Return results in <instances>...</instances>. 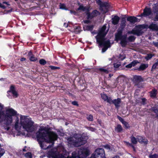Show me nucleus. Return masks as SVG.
I'll return each mask as SVG.
<instances>
[{
	"mask_svg": "<svg viewBox=\"0 0 158 158\" xmlns=\"http://www.w3.org/2000/svg\"><path fill=\"white\" fill-rule=\"evenodd\" d=\"M154 56V54H148L147 55V56L145 57V59L146 60H148L152 58V57Z\"/></svg>",
	"mask_w": 158,
	"mask_h": 158,
	"instance_id": "nucleus-35",
	"label": "nucleus"
},
{
	"mask_svg": "<svg viewBox=\"0 0 158 158\" xmlns=\"http://www.w3.org/2000/svg\"><path fill=\"white\" fill-rule=\"evenodd\" d=\"M71 103L74 106H79V104H78V103L77 102V101H72L71 102Z\"/></svg>",
	"mask_w": 158,
	"mask_h": 158,
	"instance_id": "nucleus-52",
	"label": "nucleus"
},
{
	"mask_svg": "<svg viewBox=\"0 0 158 158\" xmlns=\"http://www.w3.org/2000/svg\"><path fill=\"white\" fill-rule=\"evenodd\" d=\"M112 23L114 25L117 24L119 21L120 18L117 15H115L113 18H112Z\"/></svg>",
	"mask_w": 158,
	"mask_h": 158,
	"instance_id": "nucleus-27",
	"label": "nucleus"
},
{
	"mask_svg": "<svg viewBox=\"0 0 158 158\" xmlns=\"http://www.w3.org/2000/svg\"><path fill=\"white\" fill-rule=\"evenodd\" d=\"M57 139H56L55 138H52L45 139V141L42 143V145H40L41 149L46 150L52 147L54 143V141Z\"/></svg>",
	"mask_w": 158,
	"mask_h": 158,
	"instance_id": "nucleus-6",
	"label": "nucleus"
},
{
	"mask_svg": "<svg viewBox=\"0 0 158 158\" xmlns=\"http://www.w3.org/2000/svg\"><path fill=\"white\" fill-rule=\"evenodd\" d=\"M130 139L132 143L134 144H136L137 143V138L136 139L133 135H131L130 137Z\"/></svg>",
	"mask_w": 158,
	"mask_h": 158,
	"instance_id": "nucleus-33",
	"label": "nucleus"
},
{
	"mask_svg": "<svg viewBox=\"0 0 158 158\" xmlns=\"http://www.w3.org/2000/svg\"><path fill=\"white\" fill-rule=\"evenodd\" d=\"M50 128L46 127H42L39 129L40 131H44L45 132L46 136H48L47 139H49L52 138H55L57 139L58 138L57 134L53 131H50Z\"/></svg>",
	"mask_w": 158,
	"mask_h": 158,
	"instance_id": "nucleus-7",
	"label": "nucleus"
},
{
	"mask_svg": "<svg viewBox=\"0 0 158 158\" xmlns=\"http://www.w3.org/2000/svg\"><path fill=\"white\" fill-rule=\"evenodd\" d=\"M132 81L135 85L138 86L140 82L143 81V79L140 76L135 75L133 76Z\"/></svg>",
	"mask_w": 158,
	"mask_h": 158,
	"instance_id": "nucleus-13",
	"label": "nucleus"
},
{
	"mask_svg": "<svg viewBox=\"0 0 158 158\" xmlns=\"http://www.w3.org/2000/svg\"><path fill=\"white\" fill-rule=\"evenodd\" d=\"M126 129H129L130 128V126L128 122L125 121L123 123Z\"/></svg>",
	"mask_w": 158,
	"mask_h": 158,
	"instance_id": "nucleus-39",
	"label": "nucleus"
},
{
	"mask_svg": "<svg viewBox=\"0 0 158 158\" xmlns=\"http://www.w3.org/2000/svg\"><path fill=\"white\" fill-rule=\"evenodd\" d=\"M15 127L16 129L19 128V120H17L15 122Z\"/></svg>",
	"mask_w": 158,
	"mask_h": 158,
	"instance_id": "nucleus-58",
	"label": "nucleus"
},
{
	"mask_svg": "<svg viewBox=\"0 0 158 158\" xmlns=\"http://www.w3.org/2000/svg\"><path fill=\"white\" fill-rule=\"evenodd\" d=\"M157 157L158 156L156 154H154L149 156L150 158H157Z\"/></svg>",
	"mask_w": 158,
	"mask_h": 158,
	"instance_id": "nucleus-56",
	"label": "nucleus"
},
{
	"mask_svg": "<svg viewBox=\"0 0 158 158\" xmlns=\"http://www.w3.org/2000/svg\"><path fill=\"white\" fill-rule=\"evenodd\" d=\"M83 22L85 24H88L90 23V20H83Z\"/></svg>",
	"mask_w": 158,
	"mask_h": 158,
	"instance_id": "nucleus-62",
	"label": "nucleus"
},
{
	"mask_svg": "<svg viewBox=\"0 0 158 158\" xmlns=\"http://www.w3.org/2000/svg\"><path fill=\"white\" fill-rule=\"evenodd\" d=\"M8 92H10L12 93L13 94V96L15 98H17L18 96V94L17 92L15 91V87L14 85H11L10 87V90L7 91Z\"/></svg>",
	"mask_w": 158,
	"mask_h": 158,
	"instance_id": "nucleus-20",
	"label": "nucleus"
},
{
	"mask_svg": "<svg viewBox=\"0 0 158 158\" xmlns=\"http://www.w3.org/2000/svg\"><path fill=\"white\" fill-rule=\"evenodd\" d=\"M78 10H82L83 12L85 11V14L87 15V19H91L94 17L98 15L99 12L97 10H93L91 13L89 12L90 8L89 6H84L82 5L79 6L77 9Z\"/></svg>",
	"mask_w": 158,
	"mask_h": 158,
	"instance_id": "nucleus-2",
	"label": "nucleus"
},
{
	"mask_svg": "<svg viewBox=\"0 0 158 158\" xmlns=\"http://www.w3.org/2000/svg\"><path fill=\"white\" fill-rule=\"evenodd\" d=\"M77 154L80 158H86L89 155V151L88 148H83L77 152Z\"/></svg>",
	"mask_w": 158,
	"mask_h": 158,
	"instance_id": "nucleus-9",
	"label": "nucleus"
},
{
	"mask_svg": "<svg viewBox=\"0 0 158 158\" xmlns=\"http://www.w3.org/2000/svg\"><path fill=\"white\" fill-rule=\"evenodd\" d=\"M121 65V64L119 63H114V66L115 68H117Z\"/></svg>",
	"mask_w": 158,
	"mask_h": 158,
	"instance_id": "nucleus-55",
	"label": "nucleus"
},
{
	"mask_svg": "<svg viewBox=\"0 0 158 158\" xmlns=\"http://www.w3.org/2000/svg\"><path fill=\"white\" fill-rule=\"evenodd\" d=\"M48 155L49 157L52 158H58V156L56 152L51 150L48 152Z\"/></svg>",
	"mask_w": 158,
	"mask_h": 158,
	"instance_id": "nucleus-23",
	"label": "nucleus"
},
{
	"mask_svg": "<svg viewBox=\"0 0 158 158\" xmlns=\"http://www.w3.org/2000/svg\"><path fill=\"white\" fill-rule=\"evenodd\" d=\"M5 152V151L4 149L0 148V158L3 155Z\"/></svg>",
	"mask_w": 158,
	"mask_h": 158,
	"instance_id": "nucleus-48",
	"label": "nucleus"
},
{
	"mask_svg": "<svg viewBox=\"0 0 158 158\" xmlns=\"http://www.w3.org/2000/svg\"><path fill=\"white\" fill-rule=\"evenodd\" d=\"M87 129L92 131H94L96 130L95 128L91 127H87Z\"/></svg>",
	"mask_w": 158,
	"mask_h": 158,
	"instance_id": "nucleus-53",
	"label": "nucleus"
},
{
	"mask_svg": "<svg viewBox=\"0 0 158 158\" xmlns=\"http://www.w3.org/2000/svg\"><path fill=\"white\" fill-rule=\"evenodd\" d=\"M29 59L32 62H35L38 60L37 58L35 57L34 55L29 57Z\"/></svg>",
	"mask_w": 158,
	"mask_h": 158,
	"instance_id": "nucleus-38",
	"label": "nucleus"
},
{
	"mask_svg": "<svg viewBox=\"0 0 158 158\" xmlns=\"http://www.w3.org/2000/svg\"><path fill=\"white\" fill-rule=\"evenodd\" d=\"M25 156L26 158H32V155L31 152H27L26 153Z\"/></svg>",
	"mask_w": 158,
	"mask_h": 158,
	"instance_id": "nucleus-41",
	"label": "nucleus"
},
{
	"mask_svg": "<svg viewBox=\"0 0 158 158\" xmlns=\"http://www.w3.org/2000/svg\"><path fill=\"white\" fill-rule=\"evenodd\" d=\"M17 112L12 108H10L6 110V113L5 115V118L7 124H11L12 122V116L16 115Z\"/></svg>",
	"mask_w": 158,
	"mask_h": 158,
	"instance_id": "nucleus-5",
	"label": "nucleus"
},
{
	"mask_svg": "<svg viewBox=\"0 0 158 158\" xmlns=\"http://www.w3.org/2000/svg\"><path fill=\"white\" fill-rule=\"evenodd\" d=\"M86 118L87 120L89 121H92L94 120L93 116L91 114H89L87 116Z\"/></svg>",
	"mask_w": 158,
	"mask_h": 158,
	"instance_id": "nucleus-42",
	"label": "nucleus"
},
{
	"mask_svg": "<svg viewBox=\"0 0 158 158\" xmlns=\"http://www.w3.org/2000/svg\"><path fill=\"white\" fill-rule=\"evenodd\" d=\"M49 68H50L51 70H55L56 69H60V68L59 67L55 66L52 65H50L49 66Z\"/></svg>",
	"mask_w": 158,
	"mask_h": 158,
	"instance_id": "nucleus-43",
	"label": "nucleus"
},
{
	"mask_svg": "<svg viewBox=\"0 0 158 158\" xmlns=\"http://www.w3.org/2000/svg\"><path fill=\"white\" fill-rule=\"evenodd\" d=\"M142 100V102H141V104H142L143 105H145L147 103L146 102L147 101V99L145 98H143L141 99Z\"/></svg>",
	"mask_w": 158,
	"mask_h": 158,
	"instance_id": "nucleus-49",
	"label": "nucleus"
},
{
	"mask_svg": "<svg viewBox=\"0 0 158 158\" xmlns=\"http://www.w3.org/2000/svg\"><path fill=\"white\" fill-rule=\"evenodd\" d=\"M132 67L131 63H130L126 66V67L127 68H131Z\"/></svg>",
	"mask_w": 158,
	"mask_h": 158,
	"instance_id": "nucleus-61",
	"label": "nucleus"
},
{
	"mask_svg": "<svg viewBox=\"0 0 158 158\" xmlns=\"http://www.w3.org/2000/svg\"><path fill=\"white\" fill-rule=\"evenodd\" d=\"M81 30V27L80 26L75 27L74 31L76 34H78L80 32Z\"/></svg>",
	"mask_w": 158,
	"mask_h": 158,
	"instance_id": "nucleus-34",
	"label": "nucleus"
},
{
	"mask_svg": "<svg viewBox=\"0 0 158 158\" xmlns=\"http://www.w3.org/2000/svg\"><path fill=\"white\" fill-rule=\"evenodd\" d=\"M108 48V47L104 46L103 48H102V51L103 52H105Z\"/></svg>",
	"mask_w": 158,
	"mask_h": 158,
	"instance_id": "nucleus-59",
	"label": "nucleus"
},
{
	"mask_svg": "<svg viewBox=\"0 0 158 158\" xmlns=\"http://www.w3.org/2000/svg\"><path fill=\"white\" fill-rule=\"evenodd\" d=\"M27 116L21 115L20 123L23 128L27 132H32L35 131L34 122L31 118H27Z\"/></svg>",
	"mask_w": 158,
	"mask_h": 158,
	"instance_id": "nucleus-1",
	"label": "nucleus"
},
{
	"mask_svg": "<svg viewBox=\"0 0 158 158\" xmlns=\"http://www.w3.org/2000/svg\"><path fill=\"white\" fill-rule=\"evenodd\" d=\"M69 143L73 145L76 146H79L80 145L78 144V142L76 140L73 139V138L72 137H69L67 139Z\"/></svg>",
	"mask_w": 158,
	"mask_h": 158,
	"instance_id": "nucleus-19",
	"label": "nucleus"
},
{
	"mask_svg": "<svg viewBox=\"0 0 158 158\" xmlns=\"http://www.w3.org/2000/svg\"><path fill=\"white\" fill-rule=\"evenodd\" d=\"M94 28V26L93 25H85L83 26V28L84 30L85 31H92L93 30Z\"/></svg>",
	"mask_w": 158,
	"mask_h": 158,
	"instance_id": "nucleus-29",
	"label": "nucleus"
},
{
	"mask_svg": "<svg viewBox=\"0 0 158 158\" xmlns=\"http://www.w3.org/2000/svg\"><path fill=\"white\" fill-rule=\"evenodd\" d=\"M126 23V19L125 18H123L122 19V21H121V23L123 25H124V26H125Z\"/></svg>",
	"mask_w": 158,
	"mask_h": 158,
	"instance_id": "nucleus-51",
	"label": "nucleus"
},
{
	"mask_svg": "<svg viewBox=\"0 0 158 158\" xmlns=\"http://www.w3.org/2000/svg\"><path fill=\"white\" fill-rule=\"evenodd\" d=\"M125 143H126V144L127 145V146H129L131 147L132 145V144L131 143H130L129 142H126Z\"/></svg>",
	"mask_w": 158,
	"mask_h": 158,
	"instance_id": "nucleus-64",
	"label": "nucleus"
},
{
	"mask_svg": "<svg viewBox=\"0 0 158 158\" xmlns=\"http://www.w3.org/2000/svg\"><path fill=\"white\" fill-rule=\"evenodd\" d=\"M136 37L134 36H130L127 38L128 41L130 42H134L135 39Z\"/></svg>",
	"mask_w": 158,
	"mask_h": 158,
	"instance_id": "nucleus-37",
	"label": "nucleus"
},
{
	"mask_svg": "<svg viewBox=\"0 0 158 158\" xmlns=\"http://www.w3.org/2000/svg\"><path fill=\"white\" fill-rule=\"evenodd\" d=\"M101 97L105 101H106L109 103L110 102L111 98L110 97H108L106 94H101Z\"/></svg>",
	"mask_w": 158,
	"mask_h": 158,
	"instance_id": "nucleus-25",
	"label": "nucleus"
},
{
	"mask_svg": "<svg viewBox=\"0 0 158 158\" xmlns=\"http://www.w3.org/2000/svg\"><path fill=\"white\" fill-rule=\"evenodd\" d=\"M33 52L31 50H30L28 53L27 55L29 57H30L32 56L33 55H34Z\"/></svg>",
	"mask_w": 158,
	"mask_h": 158,
	"instance_id": "nucleus-54",
	"label": "nucleus"
},
{
	"mask_svg": "<svg viewBox=\"0 0 158 158\" xmlns=\"http://www.w3.org/2000/svg\"><path fill=\"white\" fill-rule=\"evenodd\" d=\"M152 13V10L150 8H148L147 7L143 10V12L141 14V16H148L150 15Z\"/></svg>",
	"mask_w": 158,
	"mask_h": 158,
	"instance_id": "nucleus-17",
	"label": "nucleus"
},
{
	"mask_svg": "<svg viewBox=\"0 0 158 158\" xmlns=\"http://www.w3.org/2000/svg\"><path fill=\"white\" fill-rule=\"evenodd\" d=\"M0 7L3 9L6 8V7L4 5H2L1 3H0Z\"/></svg>",
	"mask_w": 158,
	"mask_h": 158,
	"instance_id": "nucleus-63",
	"label": "nucleus"
},
{
	"mask_svg": "<svg viewBox=\"0 0 158 158\" xmlns=\"http://www.w3.org/2000/svg\"><path fill=\"white\" fill-rule=\"evenodd\" d=\"M157 61L156 62L152 65V69H155L158 65V59L157 60Z\"/></svg>",
	"mask_w": 158,
	"mask_h": 158,
	"instance_id": "nucleus-44",
	"label": "nucleus"
},
{
	"mask_svg": "<svg viewBox=\"0 0 158 158\" xmlns=\"http://www.w3.org/2000/svg\"><path fill=\"white\" fill-rule=\"evenodd\" d=\"M148 28L152 31H158V25L157 24L152 23L148 26Z\"/></svg>",
	"mask_w": 158,
	"mask_h": 158,
	"instance_id": "nucleus-21",
	"label": "nucleus"
},
{
	"mask_svg": "<svg viewBox=\"0 0 158 158\" xmlns=\"http://www.w3.org/2000/svg\"><path fill=\"white\" fill-rule=\"evenodd\" d=\"M88 137L85 135H82L81 137L78 139V142L80 144V145H83L87 142Z\"/></svg>",
	"mask_w": 158,
	"mask_h": 158,
	"instance_id": "nucleus-15",
	"label": "nucleus"
},
{
	"mask_svg": "<svg viewBox=\"0 0 158 158\" xmlns=\"http://www.w3.org/2000/svg\"><path fill=\"white\" fill-rule=\"evenodd\" d=\"M152 9L154 13L156 14L154 20L158 21V5L157 4H154L153 6Z\"/></svg>",
	"mask_w": 158,
	"mask_h": 158,
	"instance_id": "nucleus-18",
	"label": "nucleus"
},
{
	"mask_svg": "<svg viewBox=\"0 0 158 158\" xmlns=\"http://www.w3.org/2000/svg\"><path fill=\"white\" fill-rule=\"evenodd\" d=\"M148 110L155 113L156 117L158 119V107H156L155 105L153 107H152L151 108L148 109Z\"/></svg>",
	"mask_w": 158,
	"mask_h": 158,
	"instance_id": "nucleus-26",
	"label": "nucleus"
},
{
	"mask_svg": "<svg viewBox=\"0 0 158 158\" xmlns=\"http://www.w3.org/2000/svg\"><path fill=\"white\" fill-rule=\"evenodd\" d=\"M126 57L124 55H119V58L121 60H123L125 59Z\"/></svg>",
	"mask_w": 158,
	"mask_h": 158,
	"instance_id": "nucleus-57",
	"label": "nucleus"
},
{
	"mask_svg": "<svg viewBox=\"0 0 158 158\" xmlns=\"http://www.w3.org/2000/svg\"><path fill=\"white\" fill-rule=\"evenodd\" d=\"M94 158H106L104 149L102 148H98L96 150L94 153L91 156Z\"/></svg>",
	"mask_w": 158,
	"mask_h": 158,
	"instance_id": "nucleus-8",
	"label": "nucleus"
},
{
	"mask_svg": "<svg viewBox=\"0 0 158 158\" xmlns=\"http://www.w3.org/2000/svg\"><path fill=\"white\" fill-rule=\"evenodd\" d=\"M117 118L120 121V122H121L122 123H123L125 121L124 120V119L123 118H122L119 115H117Z\"/></svg>",
	"mask_w": 158,
	"mask_h": 158,
	"instance_id": "nucleus-50",
	"label": "nucleus"
},
{
	"mask_svg": "<svg viewBox=\"0 0 158 158\" xmlns=\"http://www.w3.org/2000/svg\"><path fill=\"white\" fill-rule=\"evenodd\" d=\"M148 28V25L145 24H140L136 25L134 29L128 32V33L133 34L137 36H140L144 33L143 30Z\"/></svg>",
	"mask_w": 158,
	"mask_h": 158,
	"instance_id": "nucleus-4",
	"label": "nucleus"
},
{
	"mask_svg": "<svg viewBox=\"0 0 158 158\" xmlns=\"http://www.w3.org/2000/svg\"><path fill=\"white\" fill-rule=\"evenodd\" d=\"M97 42L98 43L100 46H103L105 47H108V48L110 47V40H106V39L105 37H104L102 39H97Z\"/></svg>",
	"mask_w": 158,
	"mask_h": 158,
	"instance_id": "nucleus-12",
	"label": "nucleus"
},
{
	"mask_svg": "<svg viewBox=\"0 0 158 158\" xmlns=\"http://www.w3.org/2000/svg\"><path fill=\"white\" fill-rule=\"evenodd\" d=\"M77 154V151H74L72 153V156H67V158H80V156Z\"/></svg>",
	"mask_w": 158,
	"mask_h": 158,
	"instance_id": "nucleus-32",
	"label": "nucleus"
},
{
	"mask_svg": "<svg viewBox=\"0 0 158 158\" xmlns=\"http://www.w3.org/2000/svg\"><path fill=\"white\" fill-rule=\"evenodd\" d=\"M148 67V64H142L136 69L139 71H142L145 70Z\"/></svg>",
	"mask_w": 158,
	"mask_h": 158,
	"instance_id": "nucleus-28",
	"label": "nucleus"
},
{
	"mask_svg": "<svg viewBox=\"0 0 158 158\" xmlns=\"http://www.w3.org/2000/svg\"><path fill=\"white\" fill-rule=\"evenodd\" d=\"M103 147L105 149L108 150H110L111 148L110 145L108 144H106L103 145Z\"/></svg>",
	"mask_w": 158,
	"mask_h": 158,
	"instance_id": "nucleus-46",
	"label": "nucleus"
},
{
	"mask_svg": "<svg viewBox=\"0 0 158 158\" xmlns=\"http://www.w3.org/2000/svg\"><path fill=\"white\" fill-rule=\"evenodd\" d=\"M39 63L41 65H44L47 63V61L43 59H41L39 60Z\"/></svg>",
	"mask_w": 158,
	"mask_h": 158,
	"instance_id": "nucleus-40",
	"label": "nucleus"
},
{
	"mask_svg": "<svg viewBox=\"0 0 158 158\" xmlns=\"http://www.w3.org/2000/svg\"><path fill=\"white\" fill-rule=\"evenodd\" d=\"M123 30H119L115 34V40L118 41L120 40V44L122 47H125L128 42L127 40V35H123Z\"/></svg>",
	"mask_w": 158,
	"mask_h": 158,
	"instance_id": "nucleus-3",
	"label": "nucleus"
},
{
	"mask_svg": "<svg viewBox=\"0 0 158 158\" xmlns=\"http://www.w3.org/2000/svg\"><path fill=\"white\" fill-rule=\"evenodd\" d=\"M114 130L117 133H120L123 130V128L120 124H118L115 127Z\"/></svg>",
	"mask_w": 158,
	"mask_h": 158,
	"instance_id": "nucleus-30",
	"label": "nucleus"
},
{
	"mask_svg": "<svg viewBox=\"0 0 158 158\" xmlns=\"http://www.w3.org/2000/svg\"><path fill=\"white\" fill-rule=\"evenodd\" d=\"M106 29V27L105 25L102 26L99 31L97 35L95 37L96 39H101L104 37H105L107 34V33L105 32Z\"/></svg>",
	"mask_w": 158,
	"mask_h": 158,
	"instance_id": "nucleus-11",
	"label": "nucleus"
},
{
	"mask_svg": "<svg viewBox=\"0 0 158 158\" xmlns=\"http://www.w3.org/2000/svg\"><path fill=\"white\" fill-rule=\"evenodd\" d=\"M96 2L98 5H100L101 7V6L102 4V3H103L102 2V1H101V0H96Z\"/></svg>",
	"mask_w": 158,
	"mask_h": 158,
	"instance_id": "nucleus-60",
	"label": "nucleus"
},
{
	"mask_svg": "<svg viewBox=\"0 0 158 158\" xmlns=\"http://www.w3.org/2000/svg\"><path fill=\"white\" fill-rule=\"evenodd\" d=\"M121 102V99L119 98H118L117 99H114L112 100L111 99L109 103L110 104H114L115 108L118 109L120 106V104Z\"/></svg>",
	"mask_w": 158,
	"mask_h": 158,
	"instance_id": "nucleus-14",
	"label": "nucleus"
},
{
	"mask_svg": "<svg viewBox=\"0 0 158 158\" xmlns=\"http://www.w3.org/2000/svg\"><path fill=\"white\" fill-rule=\"evenodd\" d=\"M136 137L139 143H143L145 145H146L148 144V140L144 137L138 135L136 136Z\"/></svg>",
	"mask_w": 158,
	"mask_h": 158,
	"instance_id": "nucleus-16",
	"label": "nucleus"
},
{
	"mask_svg": "<svg viewBox=\"0 0 158 158\" xmlns=\"http://www.w3.org/2000/svg\"><path fill=\"white\" fill-rule=\"evenodd\" d=\"M138 19L135 17L130 16L127 18V20L132 24L135 23L137 21Z\"/></svg>",
	"mask_w": 158,
	"mask_h": 158,
	"instance_id": "nucleus-24",
	"label": "nucleus"
},
{
	"mask_svg": "<svg viewBox=\"0 0 158 158\" xmlns=\"http://www.w3.org/2000/svg\"><path fill=\"white\" fill-rule=\"evenodd\" d=\"M60 9L64 10H66V7L64 4L60 3Z\"/></svg>",
	"mask_w": 158,
	"mask_h": 158,
	"instance_id": "nucleus-45",
	"label": "nucleus"
},
{
	"mask_svg": "<svg viewBox=\"0 0 158 158\" xmlns=\"http://www.w3.org/2000/svg\"><path fill=\"white\" fill-rule=\"evenodd\" d=\"M98 72L102 73L107 74L109 73V71L107 69H104L103 68H101L97 69Z\"/></svg>",
	"mask_w": 158,
	"mask_h": 158,
	"instance_id": "nucleus-31",
	"label": "nucleus"
},
{
	"mask_svg": "<svg viewBox=\"0 0 158 158\" xmlns=\"http://www.w3.org/2000/svg\"><path fill=\"white\" fill-rule=\"evenodd\" d=\"M105 7V8L106 9V11H107L108 8L109 7V5L108 3L106 2H105L103 3L102 4L101 7Z\"/></svg>",
	"mask_w": 158,
	"mask_h": 158,
	"instance_id": "nucleus-36",
	"label": "nucleus"
},
{
	"mask_svg": "<svg viewBox=\"0 0 158 158\" xmlns=\"http://www.w3.org/2000/svg\"><path fill=\"white\" fill-rule=\"evenodd\" d=\"M42 131H39L37 132V140L39 143L40 145H42V143L45 141V139H47V138L46 139V137L45 133L44 132H41Z\"/></svg>",
	"mask_w": 158,
	"mask_h": 158,
	"instance_id": "nucleus-10",
	"label": "nucleus"
},
{
	"mask_svg": "<svg viewBox=\"0 0 158 158\" xmlns=\"http://www.w3.org/2000/svg\"><path fill=\"white\" fill-rule=\"evenodd\" d=\"M139 63V62L137 60H134L133 61L131 62L132 66H134L137 64Z\"/></svg>",
	"mask_w": 158,
	"mask_h": 158,
	"instance_id": "nucleus-47",
	"label": "nucleus"
},
{
	"mask_svg": "<svg viewBox=\"0 0 158 158\" xmlns=\"http://www.w3.org/2000/svg\"><path fill=\"white\" fill-rule=\"evenodd\" d=\"M150 97L152 98H156L157 95V90L155 89H153L151 91L149 92Z\"/></svg>",
	"mask_w": 158,
	"mask_h": 158,
	"instance_id": "nucleus-22",
	"label": "nucleus"
}]
</instances>
